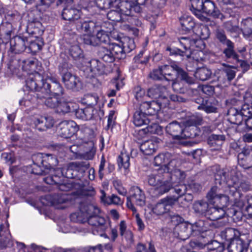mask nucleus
Returning <instances> with one entry per match:
<instances>
[{
	"label": "nucleus",
	"instance_id": "34",
	"mask_svg": "<svg viewBox=\"0 0 252 252\" xmlns=\"http://www.w3.org/2000/svg\"><path fill=\"white\" fill-rule=\"evenodd\" d=\"M75 110V104L70 102L61 101L60 100L59 105L56 109L58 113L64 115L67 113H72Z\"/></svg>",
	"mask_w": 252,
	"mask_h": 252
},
{
	"label": "nucleus",
	"instance_id": "9",
	"mask_svg": "<svg viewBox=\"0 0 252 252\" xmlns=\"http://www.w3.org/2000/svg\"><path fill=\"white\" fill-rule=\"evenodd\" d=\"M28 45L29 38L28 37L15 36L10 40L9 50L12 53H20L24 52Z\"/></svg>",
	"mask_w": 252,
	"mask_h": 252
},
{
	"label": "nucleus",
	"instance_id": "16",
	"mask_svg": "<svg viewBox=\"0 0 252 252\" xmlns=\"http://www.w3.org/2000/svg\"><path fill=\"white\" fill-rule=\"evenodd\" d=\"M226 140L224 134L213 133L208 136L207 143L212 150H218Z\"/></svg>",
	"mask_w": 252,
	"mask_h": 252
},
{
	"label": "nucleus",
	"instance_id": "21",
	"mask_svg": "<svg viewBox=\"0 0 252 252\" xmlns=\"http://www.w3.org/2000/svg\"><path fill=\"white\" fill-rule=\"evenodd\" d=\"M90 203L85 201L81 202L79 205V211L73 213L70 215V219L71 221L75 223H84L87 222V216L85 211L82 210L83 206H89Z\"/></svg>",
	"mask_w": 252,
	"mask_h": 252
},
{
	"label": "nucleus",
	"instance_id": "7",
	"mask_svg": "<svg viewBox=\"0 0 252 252\" xmlns=\"http://www.w3.org/2000/svg\"><path fill=\"white\" fill-rule=\"evenodd\" d=\"M130 195L127 197L126 205L128 208L132 211L136 209L133 203L136 205L142 206L145 204V196L144 192L138 187H133L130 190Z\"/></svg>",
	"mask_w": 252,
	"mask_h": 252
},
{
	"label": "nucleus",
	"instance_id": "42",
	"mask_svg": "<svg viewBox=\"0 0 252 252\" xmlns=\"http://www.w3.org/2000/svg\"><path fill=\"white\" fill-rule=\"evenodd\" d=\"M38 61L35 59H28L27 60H23V63L21 66V69L23 71H33L30 74L37 72L35 69L37 68ZM29 76H28L29 77Z\"/></svg>",
	"mask_w": 252,
	"mask_h": 252
},
{
	"label": "nucleus",
	"instance_id": "11",
	"mask_svg": "<svg viewBox=\"0 0 252 252\" xmlns=\"http://www.w3.org/2000/svg\"><path fill=\"white\" fill-rule=\"evenodd\" d=\"M184 130V124L176 120L169 123L165 127L166 133L171 135L173 139L181 140Z\"/></svg>",
	"mask_w": 252,
	"mask_h": 252
},
{
	"label": "nucleus",
	"instance_id": "27",
	"mask_svg": "<svg viewBox=\"0 0 252 252\" xmlns=\"http://www.w3.org/2000/svg\"><path fill=\"white\" fill-rule=\"evenodd\" d=\"M228 120L233 124L240 125L243 121V117L240 111L234 107H230L227 113Z\"/></svg>",
	"mask_w": 252,
	"mask_h": 252
},
{
	"label": "nucleus",
	"instance_id": "29",
	"mask_svg": "<svg viewBox=\"0 0 252 252\" xmlns=\"http://www.w3.org/2000/svg\"><path fill=\"white\" fill-rule=\"evenodd\" d=\"M242 235L238 229L230 227L226 228L220 233L221 238L225 239L227 243L234 241Z\"/></svg>",
	"mask_w": 252,
	"mask_h": 252
},
{
	"label": "nucleus",
	"instance_id": "59",
	"mask_svg": "<svg viewBox=\"0 0 252 252\" xmlns=\"http://www.w3.org/2000/svg\"><path fill=\"white\" fill-rule=\"evenodd\" d=\"M107 18L113 22H123L124 19L119 10L112 9L107 14Z\"/></svg>",
	"mask_w": 252,
	"mask_h": 252
},
{
	"label": "nucleus",
	"instance_id": "10",
	"mask_svg": "<svg viewBox=\"0 0 252 252\" xmlns=\"http://www.w3.org/2000/svg\"><path fill=\"white\" fill-rule=\"evenodd\" d=\"M78 130L76 123L73 121L61 122L58 127V133L64 138L72 136Z\"/></svg>",
	"mask_w": 252,
	"mask_h": 252
},
{
	"label": "nucleus",
	"instance_id": "33",
	"mask_svg": "<svg viewBox=\"0 0 252 252\" xmlns=\"http://www.w3.org/2000/svg\"><path fill=\"white\" fill-rule=\"evenodd\" d=\"M166 50L169 52L170 56H180L183 58V60L190 58L192 54L189 50H182L176 47L172 44L167 46Z\"/></svg>",
	"mask_w": 252,
	"mask_h": 252
},
{
	"label": "nucleus",
	"instance_id": "49",
	"mask_svg": "<svg viewBox=\"0 0 252 252\" xmlns=\"http://www.w3.org/2000/svg\"><path fill=\"white\" fill-rule=\"evenodd\" d=\"M241 30L245 37L252 35V18H248L242 21Z\"/></svg>",
	"mask_w": 252,
	"mask_h": 252
},
{
	"label": "nucleus",
	"instance_id": "44",
	"mask_svg": "<svg viewBox=\"0 0 252 252\" xmlns=\"http://www.w3.org/2000/svg\"><path fill=\"white\" fill-rule=\"evenodd\" d=\"M212 74L211 69L203 67L197 68L194 75L198 80L204 81L209 79L211 77Z\"/></svg>",
	"mask_w": 252,
	"mask_h": 252
},
{
	"label": "nucleus",
	"instance_id": "28",
	"mask_svg": "<svg viewBox=\"0 0 252 252\" xmlns=\"http://www.w3.org/2000/svg\"><path fill=\"white\" fill-rule=\"evenodd\" d=\"M198 100H202L201 103L197 106L198 110H202L207 113H216L217 111V108L216 104L213 102L214 99L209 98L204 100L202 98H197Z\"/></svg>",
	"mask_w": 252,
	"mask_h": 252
},
{
	"label": "nucleus",
	"instance_id": "12",
	"mask_svg": "<svg viewBox=\"0 0 252 252\" xmlns=\"http://www.w3.org/2000/svg\"><path fill=\"white\" fill-rule=\"evenodd\" d=\"M62 81L66 88L74 91H78L82 87L79 78L71 73H67L62 76Z\"/></svg>",
	"mask_w": 252,
	"mask_h": 252
},
{
	"label": "nucleus",
	"instance_id": "63",
	"mask_svg": "<svg viewBox=\"0 0 252 252\" xmlns=\"http://www.w3.org/2000/svg\"><path fill=\"white\" fill-rule=\"evenodd\" d=\"M70 164H76L77 167L75 170L78 171V173L81 175H83L84 177V173L86 170H87L89 167V163L87 161H76L70 162Z\"/></svg>",
	"mask_w": 252,
	"mask_h": 252
},
{
	"label": "nucleus",
	"instance_id": "15",
	"mask_svg": "<svg viewBox=\"0 0 252 252\" xmlns=\"http://www.w3.org/2000/svg\"><path fill=\"white\" fill-rule=\"evenodd\" d=\"M97 28L96 23L91 20L80 21L76 25V29L79 32L89 35L96 32Z\"/></svg>",
	"mask_w": 252,
	"mask_h": 252
},
{
	"label": "nucleus",
	"instance_id": "20",
	"mask_svg": "<svg viewBox=\"0 0 252 252\" xmlns=\"http://www.w3.org/2000/svg\"><path fill=\"white\" fill-rule=\"evenodd\" d=\"M61 15L62 19L73 22L80 18V12L75 7H64L62 11Z\"/></svg>",
	"mask_w": 252,
	"mask_h": 252
},
{
	"label": "nucleus",
	"instance_id": "1",
	"mask_svg": "<svg viewBox=\"0 0 252 252\" xmlns=\"http://www.w3.org/2000/svg\"><path fill=\"white\" fill-rule=\"evenodd\" d=\"M26 86L35 93L34 97L43 100L49 95L61 96L64 90L57 80L44 78L38 72L30 74L26 80Z\"/></svg>",
	"mask_w": 252,
	"mask_h": 252
},
{
	"label": "nucleus",
	"instance_id": "22",
	"mask_svg": "<svg viewBox=\"0 0 252 252\" xmlns=\"http://www.w3.org/2000/svg\"><path fill=\"white\" fill-rule=\"evenodd\" d=\"M54 123L53 118L48 116H41L34 122L35 127L39 131H45L52 127Z\"/></svg>",
	"mask_w": 252,
	"mask_h": 252
},
{
	"label": "nucleus",
	"instance_id": "31",
	"mask_svg": "<svg viewBox=\"0 0 252 252\" xmlns=\"http://www.w3.org/2000/svg\"><path fill=\"white\" fill-rule=\"evenodd\" d=\"M204 1L205 0H190L191 11L201 21H204L205 19V17L202 14Z\"/></svg>",
	"mask_w": 252,
	"mask_h": 252
},
{
	"label": "nucleus",
	"instance_id": "48",
	"mask_svg": "<svg viewBox=\"0 0 252 252\" xmlns=\"http://www.w3.org/2000/svg\"><path fill=\"white\" fill-rule=\"evenodd\" d=\"M120 11L124 16H133L132 1L128 0H123L120 4Z\"/></svg>",
	"mask_w": 252,
	"mask_h": 252
},
{
	"label": "nucleus",
	"instance_id": "3",
	"mask_svg": "<svg viewBox=\"0 0 252 252\" xmlns=\"http://www.w3.org/2000/svg\"><path fill=\"white\" fill-rule=\"evenodd\" d=\"M169 173H163L162 170L159 171L156 175L151 174L148 177V184L154 187L156 193L162 195L168 192L172 188V181H168V178H171Z\"/></svg>",
	"mask_w": 252,
	"mask_h": 252
},
{
	"label": "nucleus",
	"instance_id": "25",
	"mask_svg": "<svg viewBox=\"0 0 252 252\" xmlns=\"http://www.w3.org/2000/svg\"><path fill=\"white\" fill-rule=\"evenodd\" d=\"M97 55L100 59L105 63H112L115 61L114 55L108 45L106 47H99L97 49Z\"/></svg>",
	"mask_w": 252,
	"mask_h": 252
},
{
	"label": "nucleus",
	"instance_id": "41",
	"mask_svg": "<svg viewBox=\"0 0 252 252\" xmlns=\"http://www.w3.org/2000/svg\"><path fill=\"white\" fill-rule=\"evenodd\" d=\"M182 29L185 32H189L194 27L195 22L189 16L184 15L180 19Z\"/></svg>",
	"mask_w": 252,
	"mask_h": 252
},
{
	"label": "nucleus",
	"instance_id": "47",
	"mask_svg": "<svg viewBox=\"0 0 252 252\" xmlns=\"http://www.w3.org/2000/svg\"><path fill=\"white\" fill-rule=\"evenodd\" d=\"M61 57L62 59V62L59 66V69L60 73L63 76L66 73H70L68 71L72 68V65L68 62L69 58L65 54H62Z\"/></svg>",
	"mask_w": 252,
	"mask_h": 252
},
{
	"label": "nucleus",
	"instance_id": "5",
	"mask_svg": "<svg viewBox=\"0 0 252 252\" xmlns=\"http://www.w3.org/2000/svg\"><path fill=\"white\" fill-rule=\"evenodd\" d=\"M82 210L85 211L87 214V221L90 225L100 227L102 229H104L105 220L102 217L98 216L99 213V209L96 206L90 203L89 206H83Z\"/></svg>",
	"mask_w": 252,
	"mask_h": 252
},
{
	"label": "nucleus",
	"instance_id": "56",
	"mask_svg": "<svg viewBox=\"0 0 252 252\" xmlns=\"http://www.w3.org/2000/svg\"><path fill=\"white\" fill-rule=\"evenodd\" d=\"M198 130L196 126L192 127L191 128H185L183 133L182 134V139L190 138L193 139L199 135Z\"/></svg>",
	"mask_w": 252,
	"mask_h": 252
},
{
	"label": "nucleus",
	"instance_id": "60",
	"mask_svg": "<svg viewBox=\"0 0 252 252\" xmlns=\"http://www.w3.org/2000/svg\"><path fill=\"white\" fill-rule=\"evenodd\" d=\"M172 87L173 91L180 94H184L186 89L184 86L183 83L177 78H172Z\"/></svg>",
	"mask_w": 252,
	"mask_h": 252
},
{
	"label": "nucleus",
	"instance_id": "35",
	"mask_svg": "<svg viewBox=\"0 0 252 252\" xmlns=\"http://www.w3.org/2000/svg\"><path fill=\"white\" fill-rule=\"evenodd\" d=\"M173 67L176 72L177 77L180 78V80L182 82V81H184L189 85L194 83V79L189 76V74L182 68L178 65H174Z\"/></svg>",
	"mask_w": 252,
	"mask_h": 252
},
{
	"label": "nucleus",
	"instance_id": "14",
	"mask_svg": "<svg viewBox=\"0 0 252 252\" xmlns=\"http://www.w3.org/2000/svg\"><path fill=\"white\" fill-rule=\"evenodd\" d=\"M191 231V224L185 222L175 227L174 234L179 239L184 241L189 237Z\"/></svg>",
	"mask_w": 252,
	"mask_h": 252
},
{
	"label": "nucleus",
	"instance_id": "50",
	"mask_svg": "<svg viewBox=\"0 0 252 252\" xmlns=\"http://www.w3.org/2000/svg\"><path fill=\"white\" fill-rule=\"evenodd\" d=\"M171 175V178H168V181H172V188L174 184L183 181L186 177V174L184 171L180 169H177L172 173H169Z\"/></svg>",
	"mask_w": 252,
	"mask_h": 252
},
{
	"label": "nucleus",
	"instance_id": "4",
	"mask_svg": "<svg viewBox=\"0 0 252 252\" xmlns=\"http://www.w3.org/2000/svg\"><path fill=\"white\" fill-rule=\"evenodd\" d=\"M233 180V184L228 183L225 187V191L230 196L231 200L234 202L235 205L241 209L244 207L245 202L240 191H247L250 190V186L245 181Z\"/></svg>",
	"mask_w": 252,
	"mask_h": 252
},
{
	"label": "nucleus",
	"instance_id": "62",
	"mask_svg": "<svg viewBox=\"0 0 252 252\" xmlns=\"http://www.w3.org/2000/svg\"><path fill=\"white\" fill-rule=\"evenodd\" d=\"M86 2H89V4L93 6L95 3L97 6L102 9H108L110 8L111 0H85Z\"/></svg>",
	"mask_w": 252,
	"mask_h": 252
},
{
	"label": "nucleus",
	"instance_id": "32",
	"mask_svg": "<svg viewBox=\"0 0 252 252\" xmlns=\"http://www.w3.org/2000/svg\"><path fill=\"white\" fill-rule=\"evenodd\" d=\"M168 160L169 161L168 163L164 164L163 173H172L178 169V167L180 166L181 161L177 155H173L171 154V156L168 158Z\"/></svg>",
	"mask_w": 252,
	"mask_h": 252
},
{
	"label": "nucleus",
	"instance_id": "38",
	"mask_svg": "<svg viewBox=\"0 0 252 252\" xmlns=\"http://www.w3.org/2000/svg\"><path fill=\"white\" fill-rule=\"evenodd\" d=\"M165 89L164 86L155 85L148 89L147 95L149 97L153 99L161 98L162 97L163 93Z\"/></svg>",
	"mask_w": 252,
	"mask_h": 252
},
{
	"label": "nucleus",
	"instance_id": "64",
	"mask_svg": "<svg viewBox=\"0 0 252 252\" xmlns=\"http://www.w3.org/2000/svg\"><path fill=\"white\" fill-rule=\"evenodd\" d=\"M129 157L125 153H121L118 158V162L119 167H123L125 169H127L129 166Z\"/></svg>",
	"mask_w": 252,
	"mask_h": 252
},
{
	"label": "nucleus",
	"instance_id": "24",
	"mask_svg": "<svg viewBox=\"0 0 252 252\" xmlns=\"http://www.w3.org/2000/svg\"><path fill=\"white\" fill-rule=\"evenodd\" d=\"M94 111L95 112L96 110H94L93 107H87L84 109H76V105H75V110L73 112L75 113L77 118L88 121L93 118Z\"/></svg>",
	"mask_w": 252,
	"mask_h": 252
},
{
	"label": "nucleus",
	"instance_id": "36",
	"mask_svg": "<svg viewBox=\"0 0 252 252\" xmlns=\"http://www.w3.org/2000/svg\"><path fill=\"white\" fill-rule=\"evenodd\" d=\"M108 45L114 55L115 59H121L125 57L126 53L125 46L114 43Z\"/></svg>",
	"mask_w": 252,
	"mask_h": 252
},
{
	"label": "nucleus",
	"instance_id": "51",
	"mask_svg": "<svg viewBox=\"0 0 252 252\" xmlns=\"http://www.w3.org/2000/svg\"><path fill=\"white\" fill-rule=\"evenodd\" d=\"M95 38L97 45L101 44H105L107 45L110 44V38L108 32L104 30H100L97 32Z\"/></svg>",
	"mask_w": 252,
	"mask_h": 252
},
{
	"label": "nucleus",
	"instance_id": "19",
	"mask_svg": "<svg viewBox=\"0 0 252 252\" xmlns=\"http://www.w3.org/2000/svg\"><path fill=\"white\" fill-rule=\"evenodd\" d=\"M247 239L246 236L245 234H242L240 237L234 239V241L227 243L229 252H243Z\"/></svg>",
	"mask_w": 252,
	"mask_h": 252
},
{
	"label": "nucleus",
	"instance_id": "39",
	"mask_svg": "<svg viewBox=\"0 0 252 252\" xmlns=\"http://www.w3.org/2000/svg\"><path fill=\"white\" fill-rule=\"evenodd\" d=\"M180 43L184 46V50H189L192 53L191 47H198V42H201L200 40L195 38H190L189 37H182L180 38Z\"/></svg>",
	"mask_w": 252,
	"mask_h": 252
},
{
	"label": "nucleus",
	"instance_id": "58",
	"mask_svg": "<svg viewBox=\"0 0 252 252\" xmlns=\"http://www.w3.org/2000/svg\"><path fill=\"white\" fill-rule=\"evenodd\" d=\"M207 248L208 252H222L224 251L223 244L215 240L208 243Z\"/></svg>",
	"mask_w": 252,
	"mask_h": 252
},
{
	"label": "nucleus",
	"instance_id": "30",
	"mask_svg": "<svg viewBox=\"0 0 252 252\" xmlns=\"http://www.w3.org/2000/svg\"><path fill=\"white\" fill-rule=\"evenodd\" d=\"M203 5V9H202V13H205L215 18H218L219 17L220 14V11L215 6L214 2L210 0H205Z\"/></svg>",
	"mask_w": 252,
	"mask_h": 252
},
{
	"label": "nucleus",
	"instance_id": "52",
	"mask_svg": "<svg viewBox=\"0 0 252 252\" xmlns=\"http://www.w3.org/2000/svg\"><path fill=\"white\" fill-rule=\"evenodd\" d=\"M60 96H51L46 97L42 102H44V104L48 107L50 108L57 109L61 99H59Z\"/></svg>",
	"mask_w": 252,
	"mask_h": 252
},
{
	"label": "nucleus",
	"instance_id": "17",
	"mask_svg": "<svg viewBox=\"0 0 252 252\" xmlns=\"http://www.w3.org/2000/svg\"><path fill=\"white\" fill-rule=\"evenodd\" d=\"M224 46L222 53L225 59L228 62L233 63L239 61L240 56L235 50L234 43L231 42Z\"/></svg>",
	"mask_w": 252,
	"mask_h": 252
},
{
	"label": "nucleus",
	"instance_id": "54",
	"mask_svg": "<svg viewBox=\"0 0 252 252\" xmlns=\"http://www.w3.org/2000/svg\"><path fill=\"white\" fill-rule=\"evenodd\" d=\"M226 194L220 195L218 198H216L217 200L214 202V204L217 203V205H220L218 207H216L217 209H223V208L226 207L228 205L229 199L231 200L230 196L225 191Z\"/></svg>",
	"mask_w": 252,
	"mask_h": 252
},
{
	"label": "nucleus",
	"instance_id": "57",
	"mask_svg": "<svg viewBox=\"0 0 252 252\" xmlns=\"http://www.w3.org/2000/svg\"><path fill=\"white\" fill-rule=\"evenodd\" d=\"M195 34L203 40L207 39L210 36V30L206 26L201 25L195 29Z\"/></svg>",
	"mask_w": 252,
	"mask_h": 252
},
{
	"label": "nucleus",
	"instance_id": "55",
	"mask_svg": "<svg viewBox=\"0 0 252 252\" xmlns=\"http://www.w3.org/2000/svg\"><path fill=\"white\" fill-rule=\"evenodd\" d=\"M154 213L157 215H162L170 212L162 200H160L153 208Z\"/></svg>",
	"mask_w": 252,
	"mask_h": 252
},
{
	"label": "nucleus",
	"instance_id": "23",
	"mask_svg": "<svg viewBox=\"0 0 252 252\" xmlns=\"http://www.w3.org/2000/svg\"><path fill=\"white\" fill-rule=\"evenodd\" d=\"M69 54L77 65H83L85 63V59L83 51L78 46H72L69 49Z\"/></svg>",
	"mask_w": 252,
	"mask_h": 252
},
{
	"label": "nucleus",
	"instance_id": "40",
	"mask_svg": "<svg viewBox=\"0 0 252 252\" xmlns=\"http://www.w3.org/2000/svg\"><path fill=\"white\" fill-rule=\"evenodd\" d=\"M157 144L152 140H149L142 143L140 149L141 151L146 155H150L155 152Z\"/></svg>",
	"mask_w": 252,
	"mask_h": 252
},
{
	"label": "nucleus",
	"instance_id": "37",
	"mask_svg": "<svg viewBox=\"0 0 252 252\" xmlns=\"http://www.w3.org/2000/svg\"><path fill=\"white\" fill-rule=\"evenodd\" d=\"M45 198L50 201L52 205L65 203L69 201L67 195L65 193L47 195Z\"/></svg>",
	"mask_w": 252,
	"mask_h": 252
},
{
	"label": "nucleus",
	"instance_id": "2",
	"mask_svg": "<svg viewBox=\"0 0 252 252\" xmlns=\"http://www.w3.org/2000/svg\"><path fill=\"white\" fill-rule=\"evenodd\" d=\"M214 204L204 200H198L194 202L192 209L194 213L199 217H205L213 221L219 220L223 217L225 212L220 209H217Z\"/></svg>",
	"mask_w": 252,
	"mask_h": 252
},
{
	"label": "nucleus",
	"instance_id": "53",
	"mask_svg": "<svg viewBox=\"0 0 252 252\" xmlns=\"http://www.w3.org/2000/svg\"><path fill=\"white\" fill-rule=\"evenodd\" d=\"M202 121V119L200 117H197L192 116L187 119L186 121L181 122V123L184 124V127L191 128V126H196L197 125H201Z\"/></svg>",
	"mask_w": 252,
	"mask_h": 252
},
{
	"label": "nucleus",
	"instance_id": "43",
	"mask_svg": "<svg viewBox=\"0 0 252 252\" xmlns=\"http://www.w3.org/2000/svg\"><path fill=\"white\" fill-rule=\"evenodd\" d=\"M218 185H216L213 187L206 195V198L210 204H214V202L217 200L216 198H218L220 195H222L220 186H218Z\"/></svg>",
	"mask_w": 252,
	"mask_h": 252
},
{
	"label": "nucleus",
	"instance_id": "26",
	"mask_svg": "<svg viewBox=\"0 0 252 252\" xmlns=\"http://www.w3.org/2000/svg\"><path fill=\"white\" fill-rule=\"evenodd\" d=\"M23 63V60H21L19 56H13L7 64V68L9 69L7 72V75L9 76L13 73H18L17 71L21 69Z\"/></svg>",
	"mask_w": 252,
	"mask_h": 252
},
{
	"label": "nucleus",
	"instance_id": "61",
	"mask_svg": "<svg viewBox=\"0 0 252 252\" xmlns=\"http://www.w3.org/2000/svg\"><path fill=\"white\" fill-rule=\"evenodd\" d=\"M174 65L177 64L174 63L171 65L162 66L164 79H165L168 81H171V79H172V78H174L173 77V72L175 71V70L173 67Z\"/></svg>",
	"mask_w": 252,
	"mask_h": 252
},
{
	"label": "nucleus",
	"instance_id": "13",
	"mask_svg": "<svg viewBox=\"0 0 252 252\" xmlns=\"http://www.w3.org/2000/svg\"><path fill=\"white\" fill-rule=\"evenodd\" d=\"M161 109V105L158 101H145L141 103L139 108V111L148 116L154 115Z\"/></svg>",
	"mask_w": 252,
	"mask_h": 252
},
{
	"label": "nucleus",
	"instance_id": "45",
	"mask_svg": "<svg viewBox=\"0 0 252 252\" xmlns=\"http://www.w3.org/2000/svg\"><path fill=\"white\" fill-rule=\"evenodd\" d=\"M192 231L203 233L206 232L209 229V223L205 220H199L193 224H191Z\"/></svg>",
	"mask_w": 252,
	"mask_h": 252
},
{
	"label": "nucleus",
	"instance_id": "6",
	"mask_svg": "<svg viewBox=\"0 0 252 252\" xmlns=\"http://www.w3.org/2000/svg\"><path fill=\"white\" fill-rule=\"evenodd\" d=\"M34 166L32 168V173L41 176H45L50 173L53 170L48 162L43 157L42 154H37L32 157Z\"/></svg>",
	"mask_w": 252,
	"mask_h": 252
},
{
	"label": "nucleus",
	"instance_id": "8",
	"mask_svg": "<svg viewBox=\"0 0 252 252\" xmlns=\"http://www.w3.org/2000/svg\"><path fill=\"white\" fill-rule=\"evenodd\" d=\"M148 115L142 113L141 111H137L133 115V123L137 126L148 125L146 128L142 129L145 133H154L156 132L157 125H149L150 120L147 117Z\"/></svg>",
	"mask_w": 252,
	"mask_h": 252
},
{
	"label": "nucleus",
	"instance_id": "46",
	"mask_svg": "<svg viewBox=\"0 0 252 252\" xmlns=\"http://www.w3.org/2000/svg\"><path fill=\"white\" fill-rule=\"evenodd\" d=\"M229 174L226 169L220 170L215 174V184L220 186L223 185L225 186L228 184L226 183V179L228 177Z\"/></svg>",
	"mask_w": 252,
	"mask_h": 252
},
{
	"label": "nucleus",
	"instance_id": "18",
	"mask_svg": "<svg viewBox=\"0 0 252 252\" xmlns=\"http://www.w3.org/2000/svg\"><path fill=\"white\" fill-rule=\"evenodd\" d=\"M88 63L90 64V71L95 75H102L109 72L106 66L98 59H92Z\"/></svg>",
	"mask_w": 252,
	"mask_h": 252
}]
</instances>
